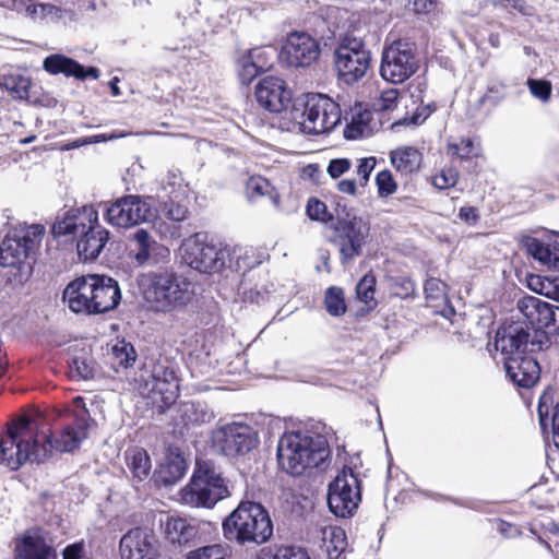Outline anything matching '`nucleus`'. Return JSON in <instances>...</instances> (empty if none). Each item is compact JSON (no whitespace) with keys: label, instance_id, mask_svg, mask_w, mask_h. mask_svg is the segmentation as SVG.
<instances>
[{"label":"nucleus","instance_id":"obj_10","mask_svg":"<svg viewBox=\"0 0 559 559\" xmlns=\"http://www.w3.org/2000/svg\"><path fill=\"white\" fill-rule=\"evenodd\" d=\"M298 130L305 134H323L332 131L341 122L337 103L322 94H310L304 105Z\"/></svg>","mask_w":559,"mask_h":559},{"label":"nucleus","instance_id":"obj_50","mask_svg":"<svg viewBox=\"0 0 559 559\" xmlns=\"http://www.w3.org/2000/svg\"><path fill=\"white\" fill-rule=\"evenodd\" d=\"M457 171L454 168L443 169L439 175L433 177V185L438 189H448L457 182Z\"/></svg>","mask_w":559,"mask_h":559},{"label":"nucleus","instance_id":"obj_42","mask_svg":"<svg viewBox=\"0 0 559 559\" xmlns=\"http://www.w3.org/2000/svg\"><path fill=\"white\" fill-rule=\"evenodd\" d=\"M306 212L312 221L328 223L333 219V215L328 211L326 204L317 198L308 200Z\"/></svg>","mask_w":559,"mask_h":559},{"label":"nucleus","instance_id":"obj_36","mask_svg":"<svg viewBox=\"0 0 559 559\" xmlns=\"http://www.w3.org/2000/svg\"><path fill=\"white\" fill-rule=\"evenodd\" d=\"M323 544L330 559H337L347 547L345 531L341 527L323 530Z\"/></svg>","mask_w":559,"mask_h":559},{"label":"nucleus","instance_id":"obj_54","mask_svg":"<svg viewBox=\"0 0 559 559\" xmlns=\"http://www.w3.org/2000/svg\"><path fill=\"white\" fill-rule=\"evenodd\" d=\"M496 8L513 9L521 14H527V5L524 0H490Z\"/></svg>","mask_w":559,"mask_h":559},{"label":"nucleus","instance_id":"obj_13","mask_svg":"<svg viewBox=\"0 0 559 559\" xmlns=\"http://www.w3.org/2000/svg\"><path fill=\"white\" fill-rule=\"evenodd\" d=\"M360 500V483L352 468L344 467L329 485V509L338 518L352 516Z\"/></svg>","mask_w":559,"mask_h":559},{"label":"nucleus","instance_id":"obj_32","mask_svg":"<svg viewBox=\"0 0 559 559\" xmlns=\"http://www.w3.org/2000/svg\"><path fill=\"white\" fill-rule=\"evenodd\" d=\"M372 114L369 110L356 108L352 114L349 123L344 130L345 138L356 140L358 138L369 136L372 133V127L370 126Z\"/></svg>","mask_w":559,"mask_h":559},{"label":"nucleus","instance_id":"obj_37","mask_svg":"<svg viewBox=\"0 0 559 559\" xmlns=\"http://www.w3.org/2000/svg\"><path fill=\"white\" fill-rule=\"evenodd\" d=\"M186 474L183 460L175 459L163 465L157 472L155 481L165 487L173 486Z\"/></svg>","mask_w":559,"mask_h":559},{"label":"nucleus","instance_id":"obj_41","mask_svg":"<svg viewBox=\"0 0 559 559\" xmlns=\"http://www.w3.org/2000/svg\"><path fill=\"white\" fill-rule=\"evenodd\" d=\"M228 556V546L214 544L191 551L188 556V559H227Z\"/></svg>","mask_w":559,"mask_h":559},{"label":"nucleus","instance_id":"obj_18","mask_svg":"<svg viewBox=\"0 0 559 559\" xmlns=\"http://www.w3.org/2000/svg\"><path fill=\"white\" fill-rule=\"evenodd\" d=\"M318 40L306 32H292L285 38L278 58L292 68H306L316 62L320 56Z\"/></svg>","mask_w":559,"mask_h":559},{"label":"nucleus","instance_id":"obj_30","mask_svg":"<svg viewBox=\"0 0 559 559\" xmlns=\"http://www.w3.org/2000/svg\"><path fill=\"white\" fill-rule=\"evenodd\" d=\"M392 166L402 175L417 171L421 163V154L413 146H401L390 153Z\"/></svg>","mask_w":559,"mask_h":559},{"label":"nucleus","instance_id":"obj_58","mask_svg":"<svg viewBox=\"0 0 559 559\" xmlns=\"http://www.w3.org/2000/svg\"><path fill=\"white\" fill-rule=\"evenodd\" d=\"M63 559H82V547L80 545H70L63 550Z\"/></svg>","mask_w":559,"mask_h":559},{"label":"nucleus","instance_id":"obj_28","mask_svg":"<svg viewBox=\"0 0 559 559\" xmlns=\"http://www.w3.org/2000/svg\"><path fill=\"white\" fill-rule=\"evenodd\" d=\"M198 532L197 525L182 518H169L165 524L166 539L179 547L192 543Z\"/></svg>","mask_w":559,"mask_h":559},{"label":"nucleus","instance_id":"obj_43","mask_svg":"<svg viewBox=\"0 0 559 559\" xmlns=\"http://www.w3.org/2000/svg\"><path fill=\"white\" fill-rule=\"evenodd\" d=\"M390 290L394 296L405 299L414 294L415 284L406 276L391 277Z\"/></svg>","mask_w":559,"mask_h":559},{"label":"nucleus","instance_id":"obj_63","mask_svg":"<svg viewBox=\"0 0 559 559\" xmlns=\"http://www.w3.org/2000/svg\"><path fill=\"white\" fill-rule=\"evenodd\" d=\"M488 43L492 48H499L501 45L500 35L498 33H491L488 37Z\"/></svg>","mask_w":559,"mask_h":559},{"label":"nucleus","instance_id":"obj_11","mask_svg":"<svg viewBox=\"0 0 559 559\" xmlns=\"http://www.w3.org/2000/svg\"><path fill=\"white\" fill-rule=\"evenodd\" d=\"M419 60L413 44L396 40L382 51L380 74L383 80L400 84L417 72Z\"/></svg>","mask_w":559,"mask_h":559},{"label":"nucleus","instance_id":"obj_57","mask_svg":"<svg viewBox=\"0 0 559 559\" xmlns=\"http://www.w3.org/2000/svg\"><path fill=\"white\" fill-rule=\"evenodd\" d=\"M459 217L468 224H474L478 219V213L474 206H464L461 207Z\"/></svg>","mask_w":559,"mask_h":559},{"label":"nucleus","instance_id":"obj_8","mask_svg":"<svg viewBox=\"0 0 559 559\" xmlns=\"http://www.w3.org/2000/svg\"><path fill=\"white\" fill-rule=\"evenodd\" d=\"M181 251L185 263L201 273L221 271L226 266L231 255L237 259V267L249 266V264H241L240 262V248H235L230 253L227 248L209 243L201 239L199 235L187 239L181 246Z\"/></svg>","mask_w":559,"mask_h":559},{"label":"nucleus","instance_id":"obj_9","mask_svg":"<svg viewBox=\"0 0 559 559\" xmlns=\"http://www.w3.org/2000/svg\"><path fill=\"white\" fill-rule=\"evenodd\" d=\"M138 381L143 390L152 393L159 413L166 412L179 396V383L175 371L160 361L150 360L140 370Z\"/></svg>","mask_w":559,"mask_h":559},{"label":"nucleus","instance_id":"obj_25","mask_svg":"<svg viewBox=\"0 0 559 559\" xmlns=\"http://www.w3.org/2000/svg\"><path fill=\"white\" fill-rule=\"evenodd\" d=\"M177 424L187 430L210 424L214 419V412L201 401L181 402L177 408Z\"/></svg>","mask_w":559,"mask_h":559},{"label":"nucleus","instance_id":"obj_20","mask_svg":"<svg viewBox=\"0 0 559 559\" xmlns=\"http://www.w3.org/2000/svg\"><path fill=\"white\" fill-rule=\"evenodd\" d=\"M518 309L536 331L559 332V307L535 296H525L518 301Z\"/></svg>","mask_w":559,"mask_h":559},{"label":"nucleus","instance_id":"obj_15","mask_svg":"<svg viewBox=\"0 0 559 559\" xmlns=\"http://www.w3.org/2000/svg\"><path fill=\"white\" fill-rule=\"evenodd\" d=\"M370 52L360 39L347 38L335 50V69L346 84H354L365 76L370 67Z\"/></svg>","mask_w":559,"mask_h":559},{"label":"nucleus","instance_id":"obj_31","mask_svg":"<svg viewBox=\"0 0 559 559\" xmlns=\"http://www.w3.org/2000/svg\"><path fill=\"white\" fill-rule=\"evenodd\" d=\"M524 246L528 254L547 267L559 269V248L536 238H527Z\"/></svg>","mask_w":559,"mask_h":559},{"label":"nucleus","instance_id":"obj_49","mask_svg":"<svg viewBox=\"0 0 559 559\" xmlns=\"http://www.w3.org/2000/svg\"><path fill=\"white\" fill-rule=\"evenodd\" d=\"M527 85H528L530 92L536 98H539L543 102H546L549 99V97L551 95L550 82L545 81V80L530 79L527 81Z\"/></svg>","mask_w":559,"mask_h":559},{"label":"nucleus","instance_id":"obj_7","mask_svg":"<svg viewBox=\"0 0 559 559\" xmlns=\"http://www.w3.org/2000/svg\"><path fill=\"white\" fill-rule=\"evenodd\" d=\"M325 449L319 438L304 432H287L278 441L280 467L292 476H300L317 467L325 459Z\"/></svg>","mask_w":559,"mask_h":559},{"label":"nucleus","instance_id":"obj_23","mask_svg":"<svg viewBox=\"0 0 559 559\" xmlns=\"http://www.w3.org/2000/svg\"><path fill=\"white\" fill-rule=\"evenodd\" d=\"M528 332L519 323L502 326L497 331L496 350H500L503 360L511 356H522L528 342Z\"/></svg>","mask_w":559,"mask_h":559},{"label":"nucleus","instance_id":"obj_16","mask_svg":"<svg viewBox=\"0 0 559 559\" xmlns=\"http://www.w3.org/2000/svg\"><path fill=\"white\" fill-rule=\"evenodd\" d=\"M156 213L148 198L130 194L117 199L107 209L106 217L108 223L114 226L130 228L152 222L156 217Z\"/></svg>","mask_w":559,"mask_h":559},{"label":"nucleus","instance_id":"obj_34","mask_svg":"<svg viewBox=\"0 0 559 559\" xmlns=\"http://www.w3.org/2000/svg\"><path fill=\"white\" fill-rule=\"evenodd\" d=\"M0 86L7 90L14 98L27 99L31 80L20 73H5L0 75Z\"/></svg>","mask_w":559,"mask_h":559},{"label":"nucleus","instance_id":"obj_2","mask_svg":"<svg viewBox=\"0 0 559 559\" xmlns=\"http://www.w3.org/2000/svg\"><path fill=\"white\" fill-rule=\"evenodd\" d=\"M63 300L74 313L100 314L117 308L121 292L116 280L90 274L70 282L63 292Z\"/></svg>","mask_w":559,"mask_h":559},{"label":"nucleus","instance_id":"obj_5","mask_svg":"<svg viewBox=\"0 0 559 559\" xmlns=\"http://www.w3.org/2000/svg\"><path fill=\"white\" fill-rule=\"evenodd\" d=\"M230 495L221 468L211 461H198L190 481L180 491V500L192 508L212 509Z\"/></svg>","mask_w":559,"mask_h":559},{"label":"nucleus","instance_id":"obj_17","mask_svg":"<svg viewBox=\"0 0 559 559\" xmlns=\"http://www.w3.org/2000/svg\"><path fill=\"white\" fill-rule=\"evenodd\" d=\"M370 225L362 217L346 214L335 225V242L340 247L342 261L346 262L361 254L369 237Z\"/></svg>","mask_w":559,"mask_h":559},{"label":"nucleus","instance_id":"obj_19","mask_svg":"<svg viewBox=\"0 0 559 559\" xmlns=\"http://www.w3.org/2000/svg\"><path fill=\"white\" fill-rule=\"evenodd\" d=\"M119 551L122 559H159V542L152 530L135 527L121 537Z\"/></svg>","mask_w":559,"mask_h":559},{"label":"nucleus","instance_id":"obj_22","mask_svg":"<svg viewBox=\"0 0 559 559\" xmlns=\"http://www.w3.org/2000/svg\"><path fill=\"white\" fill-rule=\"evenodd\" d=\"M254 95L257 102L271 112H281L292 99V93L285 82L275 76H266L259 81Z\"/></svg>","mask_w":559,"mask_h":559},{"label":"nucleus","instance_id":"obj_38","mask_svg":"<svg viewBox=\"0 0 559 559\" xmlns=\"http://www.w3.org/2000/svg\"><path fill=\"white\" fill-rule=\"evenodd\" d=\"M324 304L326 311L331 316L338 317L344 314L346 305L343 289L336 286L330 287L325 293Z\"/></svg>","mask_w":559,"mask_h":559},{"label":"nucleus","instance_id":"obj_6","mask_svg":"<svg viewBox=\"0 0 559 559\" xmlns=\"http://www.w3.org/2000/svg\"><path fill=\"white\" fill-rule=\"evenodd\" d=\"M143 295L152 311L168 313L185 308L194 292L191 282L182 275L163 271L150 275Z\"/></svg>","mask_w":559,"mask_h":559},{"label":"nucleus","instance_id":"obj_21","mask_svg":"<svg viewBox=\"0 0 559 559\" xmlns=\"http://www.w3.org/2000/svg\"><path fill=\"white\" fill-rule=\"evenodd\" d=\"M16 559H57L53 542L48 532L39 527L26 530L15 539Z\"/></svg>","mask_w":559,"mask_h":559},{"label":"nucleus","instance_id":"obj_51","mask_svg":"<svg viewBox=\"0 0 559 559\" xmlns=\"http://www.w3.org/2000/svg\"><path fill=\"white\" fill-rule=\"evenodd\" d=\"M399 98V92L395 88H389L382 92L380 98L377 102L379 110L388 111L396 107Z\"/></svg>","mask_w":559,"mask_h":559},{"label":"nucleus","instance_id":"obj_3","mask_svg":"<svg viewBox=\"0 0 559 559\" xmlns=\"http://www.w3.org/2000/svg\"><path fill=\"white\" fill-rule=\"evenodd\" d=\"M55 237L76 240L78 253L84 260L96 259L109 239V233L98 224V213L92 206L68 210L52 225Z\"/></svg>","mask_w":559,"mask_h":559},{"label":"nucleus","instance_id":"obj_14","mask_svg":"<svg viewBox=\"0 0 559 559\" xmlns=\"http://www.w3.org/2000/svg\"><path fill=\"white\" fill-rule=\"evenodd\" d=\"M213 447L227 457L248 454L259 443L254 428L243 423H230L212 432Z\"/></svg>","mask_w":559,"mask_h":559},{"label":"nucleus","instance_id":"obj_4","mask_svg":"<svg viewBox=\"0 0 559 559\" xmlns=\"http://www.w3.org/2000/svg\"><path fill=\"white\" fill-rule=\"evenodd\" d=\"M224 537L239 545L266 543L273 535L269 512L257 502L243 501L223 521Z\"/></svg>","mask_w":559,"mask_h":559},{"label":"nucleus","instance_id":"obj_27","mask_svg":"<svg viewBox=\"0 0 559 559\" xmlns=\"http://www.w3.org/2000/svg\"><path fill=\"white\" fill-rule=\"evenodd\" d=\"M124 462L133 486H138L151 476L152 461L147 451L140 447H133L124 452Z\"/></svg>","mask_w":559,"mask_h":559},{"label":"nucleus","instance_id":"obj_47","mask_svg":"<svg viewBox=\"0 0 559 559\" xmlns=\"http://www.w3.org/2000/svg\"><path fill=\"white\" fill-rule=\"evenodd\" d=\"M424 290L429 300H443L447 297V285L439 278H428Z\"/></svg>","mask_w":559,"mask_h":559},{"label":"nucleus","instance_id":"obj_61","mask_svg":"<svg viewBox=\"0 0 559 559\" xmlns=\"http://www.w3.org/2000/svg\"><path fill=\"white\" fill-rule=\"evenodd\" d=\"M187 210L182 206L171 207L168 211V215L173 221L181 222L186 218Z\"/></svg>","mask_w":559,"mask_h":559},{"label":"nucleus","instance_id":"obj_24","mask_svg":"<svg viewBox=\"0 0 559 559\" xmlns=\"http://www.w3.org/2000/svg\"><path fill=\"white\" fill-rule=\"evenodd\" d=\"M504 367L507 376L519 386L531 388L539 380L540 368L533 357L511 356L506 359Z\"/></svg>","mask_w":559,"mask_h":559},{"label":"nucleus","instance_id":"obj_26","mask_svg":"<svg viewBox=\"0 0 559 559\" xmlns=\"http://www.w3.org/2000/svg\"><path fill=\"white\" fill-rule=\"evenodd\" d=\"M154 254L167 258L169 250L158 245L146 230H136L131 238L130 257L139 265H144L153 259Z\"/></svg>","mask_w":559,"mask_h":559},{"label":"nucleus","instance_id":"obj_53","mask_svg":"<svg viewBox=\"0 0 559 559\" xmlns=\"http://www.w3.org/2000/svg\"><path fill=\"white\" fill-rule=\"evenodd\" d=\"M352 164L347 158H335L329 163L328 173L332 178H338L349 170Z\"/></svg>","mask_w":559,"mask_h":559},{"label":"nucleus","instance_id":"obj_40","mask_svg":"<svg viewBox=\"0 0 559 559\" xmlns=\"http://www.w3.org/2000/svg\"><path fill=\"white\" fill-rule=\"evenodd\" d=\"M448 153L462 159L476 157L480 153L479 145L469 138H463L459 143H449Z\"/></svg>","mask_w":559,"mask_h":559},{"label":"nucleus","instance_id":"obj_33","mask_svg":"<svg viewBox=\"0 0 559 559\" xmlns=\"http://www.w3.org/2000/svg\"><path fill=\"white\" fill-rule=\"evenodd\" d=\"M246 193L251 202L266 197L275 206L280 204V195L271 182L262 176H251L246 183Z\"/></svg>","mask_w":559,"mask_h":559},{"label":"nucleus","instance_id":"obj_44","mask_svg":"<svg viewBox=\"0 0 559 559\" xmlns=\"http://www.w3.org/2000/svg\"><path fill=\"white\" fill-rule=\"evenodd\" d=\"M376 277L372 274H366L356 286V294L360 301L368 304L373 300L376 293Z\"/></svg>","mask_w":559,"mask_h":559},{"label":"nucleus","instance_id":"obj_12","mask_svg":"<svg viewBox=\"0 0 559 559\" xmlns=\"http://www.w3.org/2000/svg\"><path fill=\"white\" fill-rule=\"evenodd\" d=\"M44 230L40 225L11 230L0 243V265L3 267L22 265L38 246Z\"/></svg>","mask_w":559,"mask_h":559},{"label":"nucleus","instance_id":"obj_35","mask_svg":"<svg viewBox=\"0 0 559 559\" xmlns=\"http://www.w3.org/2000/svg\"><path fill=\"white\" fill-rule=\"evenodd\" d=\"M262 55L261 49H253L239 60V78L243 84H248L260 71L267 68L266 63H259L257 60Z\"/></svg>","mask_w":559,"mask_h":559},{"label":"nucleus","instance_id":"obj_52","mask_svg":"<svg viewBox=\"0 0 559 559\" xmlns=\"http://www.w3.org/2000/svg\"><path fill=\"white\" fill-rule=\"evenodd\" d=\"M73 371L78 377L84 380L92 379L95 376V368L93 364L82 358H75L73 360Z\"/></svg>","mask_w":559,"mask_h":559},{"label":"nucleus","instance_id":"obj_29","mask_svg":"<svg viewBox=\"0 0 559 559\" xmlns=\"http://www.w3.org/2000/svg\"><path fill=\"white\" fill-rule=\"evenodd\" d=\"M43 68L50 74L56 75L62 73L67 76L84 80L83 66L60 53L46 57L43 62Z\"/></svg>","mask_w":559,"mask_h":559},{"label":"nucleus","instance_id":"obj_62","mask_svg":"<svg viewBox=\"0 0 559 559\" xmlns=\"http://www.w3.org/2000/svg\"><path fill=\"white\" fill-rule=\"evenodd\" d=\"M83 75H84V79L87 78V76H91L93 79H98L99 78V70L97 68H94V67H90L87 69H85L83 67Z\"/></svg>","mask_w":559,"mask_h":559},{"label":"nucleus","instance_id":"obj_45","mask_svg":"<svg viewBox=\"0 0 559 559\" xmlns=\"http://www.w3.org/2000/svg\"><path fill=\"white\" fill-rule=\"evenodd\" d=\"M534 282H538L540 285L539 294L559 301V275L552 277H535L532 280L531 284L534 285Z\"/></svg>","mask_w":559,"mask_h":559},{"label":"nucleus","instance_id":"obj_48","mask_svg":"<svg viewBox=\"0 0 559 559\" xmlns=\"http://www.w3.org/2000/svg\"><path fill=\"white\" fill-rule=\"evenodd\" d=\"M376 182L380 197H388L396 191V183L389 170L380 171L376 177Z\"/></svg>","mask_w":559,"mask_h":559},{"label":"nucleus","instance_id":"obj_46","mask_svg":"<svg viewBox=\"0 0 559 559\" xmlns=\"http://www.w3.org/2000/svg\"><path fill=\"white\" fill-rule=\"evenodd\" d=\"M0 5L17 12H24L28 16H34L38 11H43V7L33 3L32 0H0Z\"/></svg>","mask_w":559,"mask_h":559},{"label":"nucleus","instance_id":"obj_55","mask_svg":"<svg viewBox=\"0 0 559 559\" xmlns=\"http://www.w3.org/2000/svg\"><path fill=\"white\" fill-rule=\"evenodd\" d=\"M374 165L376 159L373 157L359 159L357 166V176L360 178L361 185H365L368 181L369 176L374 168Z\"/></svg>","mask_w":559,"mask_h":559},{"label":"nucleus","instance_id":"obj_1","mask_svg":"<svg viewBox=\"0 0 559 559\" xmlns=\"http://www.w3.org/2000/svg\"><path fill=\"white\" fill-rule=\"evenodd\" d=\"M86 412L73 426H67L57 438L40 432L39 424L28 415H21L5 425L0 438V464L17 471L25 463H43L52 449L72 452L87 438Z\"/></svg>","mask_w":559,"mask_h":559},{"label":"nucleus","instance_id":"obj_56","mask_svg":"<svg viewBox=\"0 0 559 559\" xmlns=\"http://www.w3.org/2000/svg\"><path fill=\"white\" fill-rule=\"evenodd\" d=\"M278 559H310L307 551L300 547L283 546L280 547Z\"/></svg>","mask_w":559,"mask_h":559},{"label":"nucleus","instance_id":"obj_64","mask_svg":"<svg viewBox=\"0 0 559 559\" xmlns=\"http://www.w3.org/2000/svg\"><path fill=\"white\" fill-rule=\"evenodd\" d=\"M414 5L417 11L427 10L431 5V0H414Z\"/></svg>","mask_w":559,"mask_h":559},{"label":"nucleus","instance_id":"obj_39","mask_svg":"<svg viewBox=\"0 0 559 559\" xmlns=\"http://www.w3.org/2000/svg\"><path fill=\"white\" fill-rule=\"evenodd\" d=\"M114 365L127 368L135 361V350L130 343L118 342L111 348Z\"/></svg>","mask_w":559,"mask_h":559},{"label":"nucleus","instance_id":"obj_60","mask_svg":"<svg viewBox=\"0 0 559 559\" xmlns=\"http://www.w3.org/2000/svg\"><path fill=\"white\" fill-rule=\"evenodd\" d=\"M552 431H554V442L556 447L559 448V403L556 406L554 416H552Z\"/></svg>","mask_w":559,"mask_h":559},{"label":"nucleus","instance_id":"obj_59","mask_svg":"<svg viewBox=\"0 0 559 559\" xmlns=\"http://www.w3.org/2000/svg\"><path fill=\"white\" fill-rule=\"evenodd\" d=\"M337 188L341 192L354 195L356 192V183L353 179H344L337 183Z\"/></svg>","mask_w":559,"mask_h":559}]
</instances>
